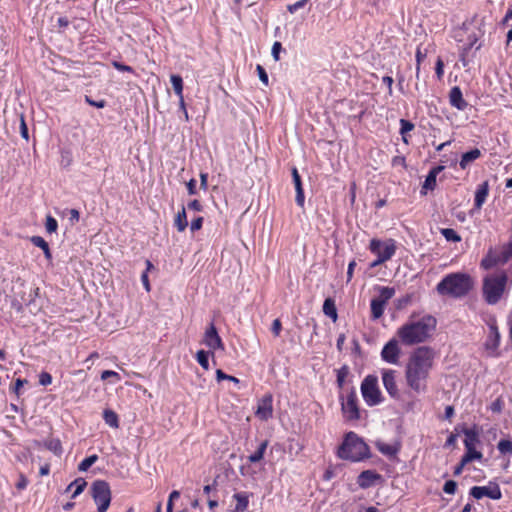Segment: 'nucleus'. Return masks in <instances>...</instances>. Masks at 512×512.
Wrapping results in <instances>:
<instances>
[{
    "label": "nucleus",
    "mask_w": 512,
    "mask_h": 512,
    "mask_svg": "<svg viewBox=\"0 0 512 512\" xmlns=\"http://www.w3.org/2000/svg\"><path fill=\"white\" fill-rule=\"evenodd\" d=\"M376 448L383 455H386V456H389V457L395 456L398 453V451H399V448L396 445L390 444V443H386V442H382V441L376 442Z\"/></svg>",
    "instance_id": "obj_24"
},
{
    "label": "nucleus",
    "mask_w": 512,
    "mask_h": 512,
    "mask_svg": "<svg viewBox=\"0 0 512 512\" xmlns=\"http://www.w3.org/2000/svg\"><path fill=\"white\" fill-rule=\"evenodd\" d=\"M382 82L387 85V88H388V94L389 95H392L393 93V89H392V85H393V78L390 77V76H384L382 78Z\"/></svg>",
    "instance_id": "obj_58"
},
{
    "label": "nucleus",
    "mask_w": 512,
    "mask_h": 512,
    "mask_svg": "<svg viewBox=\"0 0 512 512\" xmlns=\"http://www.w3.org/2000/svg\"><path fill=\"white\" fill-rule=\"evenodd\" d=\"M28 485V480L27 478L23 475V474H20L19 476V480L18 482L16 483V487L17 489L19 490H23L27 487Z\"/></svg>",
    "instance_id": "obj_57"
},
{
    "label": "nucleus",
    "mask_w": 512,
    "mask_h": 512,
    "mask_svg": "<svg viewBox=\"0 0 512 512\" xmlns=\"http://www.w3.org/2000/svg\"><path fill=\"white\" fill-rule=\"evenodd\" d=\"M31 243L40 249L47 248L48 243L41 236H33L30 239Z\"/></svg>",
    "instance_id": "obj_46"
},
{
    "label": "nucleus",
    "mask_w": 512,
    "mask_h": 512,
    "mask_svg": "<svg viewBox=\"0 0 512 512\" xmlns=\"http://www.w3.org/2000/svg\"><path fill=\"white\" fill-rule=\"evenodd\" d=\"M497 448L501 454L512 455V441L509 439H501L498 442Z\"/></svg>",
    "instance_id": "obj_37"
},
{
    "label": "nucleus",
    "mask_w": 512,
    "mask_h": 512,
    "mask_svg": "<svg viewBox=\"0 0 512 512\" xmlns=\"http://www.w3.org/2000/svg\"><path fill=\"white\" fill-rule=\"evenodd\" d=\"M425 57H426V54L421 51L420 47H418L416 50V63H417L416 64V74H417V76L419 75L420 64Z\"/></svg>",
    "instance_id": "obj_52"
},
{
    "label": "nucleus",
    "mask_w": 512,
    "mask_h": 512,
    "mask_svg": "<svg viewBox=\"0 0 512 512\" xmlns=\"http://www.w3.org/2000/svg\"><path fill=\"white\" fill-rule=\"evenodd\" d=\"M509 281L506 272L485 277L483 282V295L488 304H496L502 297Z\"/></svg>",
    "instance_id": "obj_5"
},
{
    "label": "nucleus",
    "mask_w": 512,
    "mask_h": 512,
    "mask_svg": "<svg viewBox=\"0 0 512 512\" xmlns=\"http://www.w3.org/2000/svg\"><path fill=\"white\" fill-rule=\"evenodd\" d=\"M338 456L344 460L358 462L369 456V447L356 433L349 432L338 449Z\"/></svg>",
    "instance_id": "obj_4"
},
{
    "label": "nucleus",
    "mask_w": 512,
    "mask_h": 512,
    "mask_svg": "<svg viewBox=\"0 0 512 512\" xmlns=\"http://www.w3.org/2000/svg\"><path fill=\"white\" fill-rule=\"evenodd\" d=\"M178 97H179V107H180V109L182 110V112L184 114L185 120L188 121L189 120V115H188V112L186 110L184 96H178Z\"/></svg>",
    "instance_id": "obj_61"
},
{
    "label": "nucleus",
    "mask_w": 512,
    "mask_h": 512,
    "mask_svg": "<svg viewBox=\"0 0 512 512\" xmlns=\"http://www.w3.org/2000/svg\"><path fill=\"white\" fill-rule=\"evenodd\" d=\"M174 224L179 232H183L187 228L188 221L184 207H182L181 211L177 213L174 219Z\"/></svg>",
    "instance_id": "obj_28"
},
{
    "label": "nucleus",
    "mask_w": 512,
    "mask_h": 512,
    "mask_svg": "<svg viewBox=\"0 0 512 512\" xmlns=\"http://www.w3.org/2000/svg\"><path fill=\"white\" fill-rule=\"evenodd\" d=\"M91 492L97 505V511L106 512L111 502V490L109 484L103 480H97L92 484Z\"/></svg>",
    "instance_id": "obj_7"
},
{
    "label": "nucleus",
    "mask_w": 512,
    "mask_h": 512,
    "mask_svg": "<svg viewBox=\"0 0 512 512\" xmlns=\"http://www.w3.org/2000/svg\"><path fill=\"white\" fill-rule=\"evenodd\" d=\"M370 251L382 260H390L396 252V243L393 239L385 241L372 239L369 245Z\"/></svg>",
    "instance_id": "obj_9"
},
{
    "label": "nucleus",
    "mask_w": 512,
    "mask_h": 512,
    "mask_svg": "<svg viewBox=\"0 0 512 512\" xmlns=\"http://www.w3.org/2000/svg\"><path fill=\"white\" fill-rule=\"evenodd\" d=\"M112 65L115 69H117L118 71H121V72H130V73L134 72V70L131 66L122 64L118 61H113Z\"/></svg>",
    "instance_id": "obj_51"
},
{
    "label": "nucleus",
    "mask_w": 512,
    "mask_h": 512,
    "mask_svg": "<svg viewBox=\"0 0 512 512\" xmlns=\"http://www.w3.org/2000/svg\"><path fill=\"white\" fill-rule=\"evenodd\" d=\"M202 343L209 349L208 351L211 352L212 356H214L217 350L223 351L225 349L214 323H210L205 329Z\"/></svg>",
    "instance_id": "obj_11"
},
{
    "label": "nucleus",
    "mask_w": 512,
    "mask_h": 512,
    "mask_svg": "<svg viewBox=\"0 0 512 512\" xmlns=\"http://www.w3.org/2000/svg\"><path fill=\"white\" fill-rule=\"evenodd\" d=\"M512 257V241L502 247L501 253L497 256L499 263L504 264Z\"/></svg>",
    "instance_id": "obj_34"
},
{
    "label": "nucleus",
    "mask_w": 512,
    "mask_h": 512,
    "mask_svg": "<svg viewBox=\"0 0 512 512\" xmlns=\"http://www.w3.org/2000/svg\"><path fill=\"white\" fill-rule=\"evenodd\" d=\"M86 485L87 483L84 479L78 478L69 484V486L67 487V491H72L71 497L76 498L83 492Z\"/></svg>",
    "instance_id": "obj_26"
},
{
    "label": "nucleus",
    "mask_w": 512,
    "mask_h": 512,
    "mask_svg": "<svg viewBox=\"0 0 512 512\" xmlns=\"http://www.w3.org/2000/svg\"><path fill=\"white\" fill-rule=\"evenodd\" d=\"M355 266L356 262L354 260L349 263L347 269V281H350L352 279Z\"/></svg>",
    "instance_id": "obj_64"
},
{
    "label": "nucleus",
    "mask_w": 512,
    "mask_h": 512,
    "mask_svg": "<svg viewBox=\"0 0 512 512\" xmlns=\"http://www.w3.org/2000/svg\"><path fill=\"white\" fill-rule=\"evenodd\" d=\"M499 263L497 256L489 254L486 258L481 261V266L485 269H490Z\"/></svg>",
    "instance_id": "obj_40"
},
{
    "label": "nucleus",
    "mask_w": 512,
    "mask_h": 512,
    "mask_svg": "<svg viewBox=\"0 0 512 512\" xmlns=\"http://www.w3.org/2000/svg\"><path fill=\"white\" fill-rule=\"evenodd\" d=\"M463 433L465 435V439H464L465 447H473V446H477L479 444V442H480L479 432L475 427L464 429Z\"/></svg>",
    "instance_id": "obj_22"
},
{
    "label": "nucleus",
    "mask_w": 512,
    "mask_h": 512,
    "mask_svg": "<svg viewBox=\"0 0 512 512\" xmlns=\"http://www.w3.org/2000/svg\"><path fill=\"white\" fill-rule=\"evenodd\" d=\"M272 333L277 337L280 335V332L282 330V324L279 319H275L272 323L271 327Z\"/></svg>",
    "instance_id": "obj_55"
},
{
    "label": "nucleus",
    "mask_w": 512,
    "mask_h": 512,
    "mask_svg": "<svg viewBox=\"0 0 512 512\" xmlns=\"http://www.w3.org/2000/svg\"><path fill=\"white\" fill-rule=\"evenodd\" d=\"M473 287L472 278L465 273H450L446 275L438 284L437 292L442 296L452 298H461L465 296Z\"/></svg>",
    "instance_id": "obj_3"
},
{
    "label": "nucleus",
    "mask_w": 512,
    "mask_h": 512,
    "mask_svg": "<svg viewBox=\"0 0 512 512\" xmlns=\"http://www.w3.org/2000/svg\"><path fill=\"white\" fill-rule=\"evenodd\" d=\"M97 459L98 456L95 454L83 459L78 466V470L81 472L87 471L97 461Z\"/></svg>",
    "instance_id": "obj_38"
},
{
    "label": "nucleus",
    "mask_w": 512,
    "mask_h": 512,
    "mask_svg": "<svg viewBox=\"0 0 512 512\" xmlns=\"http://www.w3.org/2000/svg\"><path fill=\"white\" fill-rule=\"evenodd\" d=\"M308 1H309V0H299V1L295 2V3H293V4L288 5V6H287V10H288L291 14H293V13H295L297 10H299V9L303 8V7L307 4V2H308Z\"/></svg>",
    "instance_id": "obj_45"
},
{
    "label": "nucleus",
    "mask_w": 512,
    "mask_h": 512,
    "mask_svg": "<svg viewBox=\"0 0 512 512\" xmlns=\"http://www.w3.org/2000/svg\"><path fill=\"white\" fill-rule=\"evenodd\" d=\"M46 447L55 454H60L62 452V446L58 439H51L46 442Z\"/></svg>",
    "instance_id": "obj_39"
},
{
    "label": "nucleus",
    "mask_w": 512,
    "mask_h": 512,
    "mask_svg": "<svg viewBox=\"0 0 512 512\" xmlns=\"http://www.w3.org/2000/svg\"><path fill=\"white\" fill-rule=\"evenodd\" d=\"M457 488V483L453 480H448L443 486V491L446 494H454Z\"/></svg>",
    "instance_id": "obj_47"
},
{
    "label": "nucleus",
    "mask_w": 512,
    "mask_h": 512,
    "mask_svg": "<svg viewBox=\"0 0 512 512\" xmlns=\"http://www.w3.org/2000/svg\"><path fill=\"white\" fill-rule=\"evenodd\" d=\"M435 72L437 78L441 80L444 75V63L441 58H438L436 61Z\"/></svg>",
    "instance_id": "obj_49"
},
{
    "label": "nucleus",
    "mask_w": 512,
    "mask_h": 512,
    "mask_svg": "<svg viewBox=\"0 0 512 512\" xmlns=\"http://www.w3.org/2000/svg\"><path fill=\"white\" fill-rule=\"evenodd\" d=\"M108 378H113L114 382L120 381L121 377L119 373L112 371V370H105L101 373V379L106 380Z\"/></svg>",
    "instance_id": "obj_43"
},
{
    "label": "nucleus",
    "mask_w": 512,
    "mask_h": 512,
    "mask_svg": "<svg viewBox=\"0 0 512 512\" xmlns=\"http://www.w3.org/2000/svg\"><path fill=\"white\" fill-rule=\"evenodd\" d=\"M256 417L260 420L266 421L273 415V397L271 394L263 396L257 403L255 411Z\"/></svg>",
    "instance_id": "obj_14"
},
{
    "label": "nucleus",
    "mask_w": 512,
    "mask_h": 512,
    "mask_svg": "<svg viewBox=\"0 0 512 512\" xmlns=\"http://www.w3.org/2000/svg\"><path fill=\"white\" fill-rule=\"evenodd\" d=\"M470 495L475 499L488 497L498 500L502 497L500 487L497 484H489L487 486H474L470 489Z\"/></svg>",
    "instance_id": "obj_13"
},
{
    "label": "nucleus",
    "mask_w": 512,
    "mask_h": 512,
    "mask_svg": "<svg viewBox=\"0 0 512 512\" xmlns=\"http://www.w3.org/2000/svg\"><path fill=\"white\" fill-rule=\"evenodd\" d=\"M103 418L105 420V423L109 425L112 428H118L119 427V420L117 414L110 410L106 409L103 412Z\"/></svg>",
    "instance_id": "obj_31"
},
{
    "label": "nucleus",
    "mask_w": 512,
    "mask_h": 512,
    "mask_svg": "<svg viewBox=\"0 0 512 512\" xmlns=\"http://www.w3.org/2000/svg\"><path fill=\"white\" fill-rule=\"evenodd\" d=\"M210 355H211V352L205 351V350H199L196 353V360L204 370H209V368H210V366H209V356Z\"/></svg>",
    "instance_id": "obj_32"
},
{
    "label": "nucleus",
    "mask_w": 512,
    "mask_h": 512,
    "mask_svg": "<svg viewBox=\"0 0 512 512\" xmlns=\"http://www.w3.org/2000/svg\"><path fill=\"white\" fill-rule=\"evenodd\" d=\"M443 168V166H437L430 170L423 183L421 191L422 194H426L424 190H433L436 187L437 175L443 170Z\"/></svg>",
    "instance_id": "obj_19"
},
{
    "label": "nucleus",
    "mask_w": 512,
    "mask_h": 512,
    "mask_svg": "<svg viewBox=\"0 0 512 512\" xmlns=\"http://www.w3.org/2000/svg\"><path fill=\"white\" fill-rule=\"evenodd\" d=\"M381 379L388 395L393 399H400V391L397 384L398 372L393 369H381Z\"/></svg>",
    "instance_id": "obj_12"
},
{
    "label": "nucleus",
    "mask_w": 512,
    "mask_h": 512,
    "mask_svg": "<svg viewBox=\"0 0 512 512\" xmlns=\"http://www.w3.org/2000/svg\"><path fill=\"white\" fill-rule=\"evenodd\" d=\"M437 352L430 346H420L414 349L406 362L404 375L406 385L417 394L425 393L428 389V381L433 371Z\"/></svg>",
    "instance_id": "obj_1"
},
{
    "label": "nucleus",
    "mask_w": 512,
    "mask_h": 512,
    "mask_svg": "<svg viewBox=\"0 0 512 512\" xmlns=\"http://www.w3.org/2000/svg\"><path fill=\"white\" fill-rule=\"evenodd\" d=\"M381 476L372 470H365L358 476L357 483L361 488H369L378 481Z\"/></svg>",
    "instance_id": "obj_16"
},
{
    "label": "nucleus",
    "mask_w": 512,
    "mask_h": 512,
    "mask_svg": "<svg viewBox=\"0 0 512 512\" xmlns=\"http://www.w3.org/2000/svg\"><path fill=\"white\" fill-rule=\"evenodd\" d=\"M292 178H293V182H294V185H295V190H302V182H301V178H300V175L298 173V170L296 168H293L292 169Z\"/></svg>",
    "instance_id": "obj_48"
},
{
    "label": "nucleus",
    "mask_w": 512,
    "mask_h": 512,
    "mask_svg": "<svg viewBox=\"0 0 512 512\" xmlns=\"http://www.w3.org/2000/svg\"><path fill=\"white\" fill-rule=\"evenodd\" d=\"M435 317L424 315H411L396 331V337L405 346H413L426 342L436 329Z\"/></svg>",
    "instance_id": "obj_2"
},
{
    "label": "nucleus",
    "mask_w": 512,
    "mask_h": 512,
    "mask_svg": "<svg viewBox=\"0 0 512 512\" xmlns=\"http://www.w3.org/2000/svg\"><path fill=\"white\" fill-rule=\"evenodd\" d=\"M256 71L258 73V76H259V79L261 80V82L265 85V86H268L269 84V79H268V75L265 71V69L261 66V65H257L256 66Z\"/></svg>",
    "instance_id": "obj_44"
},
{
    "label": "nucleus",
    "mask_w": 512,
    "mask_h": 512,
    "mask_svg": "<svg viewBox=\"0 0 512 512\" xmlns=\"http://www.w3.org/2000/svg\"><path fill=\"white\" fill-rule=\"evenodd\" d=\"M187 207L190 210H194V211H198V212L202 211V208H203L201 203L198 200H193V201L189 202Z\"/></svg>",
    "instance_id": "obj_59"
},
{
    "label": "nucleus",
    "mask_w": 512,
    "mask_h": 512,
    "mask_svg": "<svg viewBox=\"0 0 512 512\" xmlns=\"http://www.w3.org/2000/svg\"><path fill=\"white\" fill-rule=\"evenodd\" d=\"M267 446H268V442L267 441H263L258 449L252 453L250 456H248V461L250 463H256V462H259L263 459L264 457V454H265V451L267 449Z\"/></svg>",
    "instance_id": "obj_29"
},
{
    "label": "nucleus",
    "mask_w": 512,
    "mask_h": 512,
    "mask_svg": "<svg viewBox=\"0 0 512 512\" xmlns=\"http://www.w3.org/2000/svg\"><path fill=\"white\" fill-rule=\"evenodd\" d=\"M500 341V334L496 326L491 325L489 328V335L485 343L486 349L491 353L495 354Z\"/></svg>",
    "instance_id": "obj_18"
},
{
    "label": "nucleus",
    "mask_w": 512,
    "mask_h": 512,
    "mask_svg": "<svg viewBox=\"0 0 512 512\" xmlns=\"http://www.w3.org/2000/svg\"><path fill=\"white\" fill-rule=\"evenodd\" d=\"M489 194V183L484 181L477 186L474 198V207L476 210H480L485 203Z\"/></svg>",
    "instance_id": "obj_17"
},
{
    "label": "nucleus",
    "mask_w": 512,
    "mask_h": 512,
    "mask_svg": "<svg viewBox=\"0 0 512 512\" xmlns=\"http://www.w3.org/2000/svg\"><path fill=\"white\" fill-rule=\"evenodd\" d=\"M341 411L346 421H357L360 419L358 399L355 391L349 392L345 397L341 396Z\"/></svg>",
    "instance_id": "obj_8"
},
{
    "label": "nucleus",
    "mask_w": 512,
    "mask_h": 512,
    "mask_svg": "<svg viewBox=\"0 0 512 512\" xmlns=\"http://www.w3.org/2000/svg\"><path fill=\"white\" fill-rule=\"evenodd\" d=\"M196 185H197V182L195 179H190L187 184H186V187H187V190H188V193L189 195H195L197 194V188H196Z\"/></svg>",
    "instance_id": "obj_56"
},
{
    "label": "nucleus",
    "mask_w": 512,
    "mask_h": 512,
    "mask_svg": "<svg viewBox=\"0 0 512 512\" xmlns=\"http://www.w3.org/2000/svg\"><path fill=\"white\" fill-rule=\"evenodd\" d=\"M216 379L217 381H222V380H229V381H232L236 384L239 383V379L234 377V376H231V375H227L225 374L221 369H218L216 371Z\"/></svg>",
    "instance_id": "obj_42"
},
{
    "label": "nucleus",
    "mask_w": 512,
    "mask_h": 512,
    "mask_svg": "<svg viewBox=\"0 0 512 512\" xmlns=\"http://www.w3.org/2000/svg\"><path fill=\"white\" fill-rule=\"evenodd\" d=\"M482 153L478 148H474L462 154L459 166L461 169H466L473 161L479 159Z\"/></svg>",
    "instance_id": "obj_20"
},
{
    "label": "nucleus",
    "mask_w": 512,
    "mask_h": 512,
    "mask_svg": "<svg viewBox=\"0 0 512 512\" xmlns=\"http://www.w3.org/2000/svg\"><path fill=\"white\" fill-rule=\"evenodd\" d=\"M45 227H46L47 232L53 233V232H56V230L58 228V223H57L56 219L53 218L52 216H47Z\"/></svg>",
    "instance_id": "obj_41"
},
{
    "label": "nucleus",
    "mask_w": 512,
    "mask_h": 512,
    "mask_svg": "<svg viewBox=\"0 0 512 512\" xmlns=\"http://www.w3.org/2000/svg\"><path fill=\"white\" fill-rule=\"evenodd\" d=\"M304 201H305V197H304V191H303V189H302V190H297V191H296V203H297L300 207H303V205H304Z\"/></svg>",
    "instance_id": "obj_62"
},
{
    "label": "nucleus",
    "mask_w": 512,
    "mask_h": 512,
    "mask_svg": "<svg viewBox=\"0 0 512 512\" xmlns=\"http://www.w3.org/2000/svg\"><path fill=\"white\" fill-rule=\"evenodd\" d=\"M449 102L451 106L461 111L465 110L468 106V103L463 98L462 91L458 86L451 88L449 92Z\"/></svg>",
    "instance_id": "obj_15"
},
{
    "label": "nucleus",
    "mask_w": 512,
    "mask_h": 512,
    "mask_svg": "<svg viewBox=\"0 0 512 512\" xmlns=\"http://www.w3.org/2000/svg\"><path fill=\"white\" fill-rule=\"evenodd\" d=\"M379 295L375 298L386 306L388 301L395 295V289L393 287L379 286L377 287Z\"/></svg>",
    "instance_id": "obj_23"
},
{
    "label": "nucleus",
    "mask_w": 512,
    "mask_h": 512,
    "mask_svg": "<svg viewBox=\"0 0 512 512\" xmlns=\"http://www.w3.org/2000/svg\"><path fill=\"white\" fill-rule=\"evenodd\" d=\"M236 500L234 512H245L249 505L250 494L247 492H239L233 495Z\"/></svg>",
    "instance_id": "obj_21"
},
{
    "label": "nucleus",
    "mask_w": 512,
    "mask_h": 512,
    "mask_svg": "<svg viewBox=\"0 0 512 512\" xmlns=\"http://www.w3.org/2000/svg\"><path fill=\"white\" fill-rule=\"evenodd\" d=\"M414 128V125L405 119L400 120V134L402 135V139L405 143H408V139L406 137V134L410 131H412Z\"/></svg>",
    "instance_id": "obj_36"
},
{
    "label": "nucleus",
    "mask_w": 512,
    "mask_h": 512,
    "mask_svg": "<svg viewBox=\"0 0 512 512\" xmlns=\"http://www.w3.org/2000/svg\"><path fill=\"white\" fill-rule=\"evenodd\" d=\"M440 233L448 242H460L461 236L452 228H442Z\"/></svg>",
    "instance_id": "obj_33"
},
{
    "label": "nucleus",
    "mask_w": 512,
    "mask_h": 512,
    "mask_svg": "<svg viewBox=\"0 0 512 512\" xmlns=\"http://www.w3.org/2000/svg\"><path fill=\"white\" fill-rule=\"evenodd\" d=\"M203 225V217H197L190 224V229L192 232L198 231L201 229Z\"/></svg>",
    "instance_id": "obj_53"
},
{
    "label": "nucleus",
    "mask_w": 512,
    "mask_h": 512,
    "mask_svg": "<svg viewBox=\"0 0 512 512\" xmlns=\"http://www.w3.org/2000/svg\"><path fill=\"white\" fill-rule=\"evenodd\" d=\"M39 383L43 386L50 385L52 383V376L48 372L40 373Z\"/></svg>",
    "instance_id": "obj_50"
},
{
    "label": "nucleus",
    "mask_w": 512,
    "mask_h": 512,
    "mask_svg": "<svg viewBox=\"0 0 512 512\" xmlns=\"http://www.w3.org/2000/svg\"><path fill=\"white\" fill-rule=\"evenodd\" d=\"M323 312L327 317L331 318L334 322L337 320V309L333 299H325L323 304Z\"/></svg>",
    "instance_id": "obj_25"
},
{
    "label": "nucleus",
    "mask_w": 512,
    "mask_h": 512,
    "mask_svg": "<svg viewBox=\"0 0 512 512\" xmlns=\"http://www.w3.org/2000/svg\"><path fill=\"white\" fill-rule=\"evenodd\" d=\"M370 306H371V316L373 319H379L380 317L383 316L384 310L386 307L384 304H382L381 302H379L378 300L373 298L371 300Z\"/></svg>",
    "instance_id": "obj_30"
},
{
    "label": "nucleus",
    "mask_w": 512,
    "mask_h": 512,
    "mask_svg": "<svg viewBox=\"0 0 512 512\" xmlns=\"http://www.w3.org/2000/svg\"><path fill=\"white\" fill-rule=\"evenodd\" d=\"M477 446L473 447H465L466 452L463 455V464H468L469 462L473 460H481L483 455L480 451L476 449Z\"/></svg>",
    "instance_id": "obj_27"
},
{
    "label": "nucleus",
    "mask_w": 512,
    "mask_h": 512,
    "mask_svg": "<svg viewBox=\"0 0 512 512\" xmlns=\"http://www.w3.org/2000/svg\"><path fill=\"white\" fill-rule=\"evenodd\" d=\"M200 187L203 190H207V188H208V174L207 173L200 174Z\"/></svg>",
    "instance_id": "obj_63"
},
{
    "label": "nucleus",
    "mask_w": 512,
    "mask_h": 512,
    "mask_svg": "<svg viewBox=\"0 0 512 512\" xmlns=\"http://www.w3.org/2000/svg\"><path fill=\"white\" fill-rule=\"evenodd\" d=\"M141 281H142V284L145 288V290L147 292H149L151 290V286H150V283H149V279H148V273L147 271H144L141 275Z\"/></svg>",
    "instance_id": "obj_60"
},
{
    "label": "nucleus",
    "mask_w": 512,
    "mask_h": 512,
    "mask_svg": "<svg viewBox=\"0 0 512 512\" xmlns=\"http://www.w3.org/2000/svg\"><path fill=\"white\" fill-rule=\"evenodd\" d=\"M171 84L173 86L174 92L177 96H183V80L179 75H172L170 77Z\"/></svg>",
    "instance_id": "obj_35"
},
{
    "label": "nucleus",
    "mask_w": 512,
    "mask_h": 512,
    "mask_svg": "<svg viewBox=\"0 0 512 512\" xmlns=\"http://www.w3.org/2000/svg\"><path fill=\"white\" fill-rule=\"evenodd\" d=\"M281 49H282V45L280 42H274L273 46H272V56L274 58L275 61H278L279 60V54L281 52Z\"/></svg>",
    "instance_id": "obj_54"
},
{
    "label": "nucleus",
    "mask_w": 512,
    "mask_h": 512,
    "mask_svg": "<svg viewBox=\"0 0 512 512\" xmlns=\"http://www.w3.org/2000/svg\"><path fill=\"white\" fill-rule=\"evenodd\" d=\"M360 390L363 400L368 406H377L384 402V396L375 375H367L361 383Z\"/></svg>",
    "instance_id": "obj_6"
},
{
    "label": "nucleus",
    "mask_w": 512,
    "mask_h": 512,
    "mask_svg": "<svg viewBox=\"0 0 512 512\" xmlns=\"http://www.w3.org/2000/svg\"><path fill=\"white\" fill-rule=\"evenodd\" d=\"M400 343L398 337L390 339L381 350V359L388 364L398 365L402 354Z\"/></svg>",
    "instance_id": "obj_10"
}]
</instances>
